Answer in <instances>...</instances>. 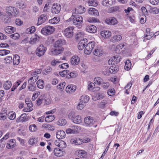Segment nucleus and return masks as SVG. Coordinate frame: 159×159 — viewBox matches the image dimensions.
<instances>
[{
	"mask_svg": "<svg viewBox=\"0 0 159 159\" xmlns=\"http://www.w3.org/2000/svg\"><path fill=\"white\" fill-rule=\"evenodd\" d=\"M86 30L89 33H94L96 31L97 28L95 25H90L86 26Z\"/></svg>",
	"mask_w": 159,
	"mask_h": 159,
	"instance_id": "4468645a",
	"label": "nucleus"
},
{
	"mask_svg": "<svg viewBox=\"0 0 159 159\" xmlns=\"http://www.w3.org/2000/svg\"><path fill=\"white\" fill-rule=\"evenodd\" d=\"M65 135V133L63 130H59L57 132L56 136L57 139H61L64 138Z\"/></svg>",
	"mask_w": 159,
	"mask_h": 159,
	"instance_id": "f3484780",
	"label": "nucleus"
},
{
	"mask_svg": "<svg viewBox=\"0 0 159 159\" xmlns=\"http://www.w3.org/2000/svg\"><path fill=\"white\" fill-rule=\"evenodd\" d=\"M122 39V37L120 35H115L111 37L110 40L113 43H116L120 41Z\"/></svg>",
	"mask_w": 159,
	"mask_h": 159,
	"instance_id": "aec40b11",
	"label": "nucleus"
},
{
	"mask_svg": "<svg viewBox=\"0 0 159 159\" xmlns=\"http://www.w3.org/2000/svg\"><path fill=\"white\" fill-rule=\"evenodd\" d=\"M46 50V47H44L43 45H41L37 48L35 52L36 55L41 57L44 54Z\"/></svg>",
	"mask_w": 159,
	"mask_h": 159,
	"instance_id": "0eeeda50",
	"label": "nucleus"
},
{
	"mask_svg": "<svg viewBox=\"0 0 159 159\" xmlns=\"http://www.w3.org/2000/svg\"><path fill=\"white\" fill-rule=\"evenodd\" d=\"M35 31V27L34 26H31L30 28H28L26 30V33L28 34H30L34 32Z\"/></svg>",
	"mask_w": 159,
	"mask_h": 159,
	"instance_id": "37998d69",
	"label": "nucleus"
},
{
	"mask_svg": "<svg viewBox=\"0 0 159 159\" xmlns=\"http://www.w3.org/2000/svg\"><path fill=\"white\" fill-rule=\"evenodd\" d=\"M29 129L31 132H33L36 130V125L34 124L30 126Z\"/></svg>",
	"mask_w": 159,
	"mask_h": 159,
	"instance_id": "13d9d810",
	"label": "nucleus"
},
{
	"mask_svg": "<svg viewBox=\"0 0 159 159\" xmlns=\"http://www.w3.org/2000/svg\"><path fill=\"white\" fill-rule=\"evenodd\" d=\"M119 70L118 68L116 66H112L110 67L109 69V72L110 73L115 74Z\"/></svg>",
	"mask_w": 159,
	"mask_h": 159,
	"instance_id": "a878e982",
	"label": "nucleus"
},
{
	"mask_svg": "<svg viewBox=\"0 0 159 159\" xmlns=\"http://www.w3.org/2000/svg\"><path fill=\"white\" fill-rule=\"evenodd\" d=\"M26 114L25 113L22 114L20 116L18 117L16 120V122H23L25 121V118L26 117Z\"/></svg>",
	"mask_w": 159,
	"mask_h": 159,
	"instance_id": "473e14b6",
	"label": "nucleus"
},
{
	"mask_svg": "<svg viewBox=\"0 0 159 159\" xmlns=\"http://www.w3.org/2000/svg\"><path fill=\"white\" fill-rule=\"evenodd\" d=\"M4 111H5L4 113L1 112L0 114V117L3 120H5L6 118V112H7V111L4 110Z\"/></svg>",
	"mask_w": 159,
	"mask_h": 159,
	"instance_id": "052dcab7",
	"label": "nucleus"
},
{
	"mask_svg": "<svg viewBox=\"0 0 159 159\" xmlns=\"http://www.w3.org/2000/svg\"><path fill=\"white\" fill-rule=\"evenodd\" d=\"M66 123V120L64 119H59L57 122V124L59 125L64 126Z\"/></svg>",
	"mask_w": 159,
	"mask_h": 159,
	"instance_id": "79ce46f5",
	"label": "nucleus"
},
{
	"mask_svg": "<svg viewBox=\"0 0 159 159\" xmlns=\"http://www.w3.org/2000/svg\"><path fill=\"white\" fill-rule=\"evenodd\" d=\"M140 33L141 35H143V36H141V38L143 39V42L145 41L146 40L150 39L152 37L151 34V35H145V33H143V31L142 30L140 32Z\"/></svg>",
	"mask_w": 159,
	"mask_h": 159,
	"instance_id": "a211bd4d",
	"label": "nucleus"
},
{
	"mask_svg": "<svg viewBox=\"0 0 159 159\" xmlns=\"http://www.w3.org/2000/svg\"><path fill=\"white\" fill-rule=\"evenodd\" d=\"M141 12H140V14H141L140 15V16H144L145 17H146V16H148V12L146 8L144 7H142L141 8Z\"/></svg>",
	"mask_w": 159,
	"mask_h": 159,
	"instance_id": "c756f323",
	"label": "nucleus"
},
{
	"mask_svg": "<svg viewBox=\"0 0 159 159\" xmlns=\"http://www.w3.org/2000/svg\"><path fill=\"white\" fill-rule=\"evenodd\" d=\"M107 102L106 100L102 101L99 104L98 106L101 108H103L105 107V105L107 104Z\"/></svg>",
	"mask_w": 159,
	"mask_h": 159,
	"instance_id": "49530a36",
	"label": "nucleus"
},
{
	"mask_svg": "<svg viewBox=\"0 0 159 159\" xmlns=\"http://www.w3.org/2000/svg\"><path fill=\"white\" fill-rule=\"evenodd\" d=\"M21 83V81L18 80L13 85L11 89H15L17 87L19 86Z\"/></svg>",
	"mask_w": 159,
	"mask_h": 159,
	"instance_id": "09e8293b",
	"label": "nucleus"
},
{
	"mask_svg": "<svg viewBox=\"0 0 159 159\" xmlns=\"http://www.w3.org/2000/svg\"><path fill=\"white\" fill-rule=\"evenodd\" d=\"M69 66V64L66 63H62L61 65H59V67L60 68L63 69H66L68 68Z\"/></svg>",
	"mask_w": 159,
	"mask_h": 159,
	"instance_id": "5fc2aeb1",
	"label": "nucleus"
},
{
	"mask_svg": "<svg viewBox=\"0 0 159 159\" xmlns=\"http://www.w3.org/2000/svg\"><path fill=\"white\" fill-rule=\"evenodd\" d=\"M15 28L11 26H7L5 30V31L6 33L10 34L13 33L15 31Z\"/></svg>",
	"mask_w": 159,
	"mask_h": 159,
	"instance_id": "c9c22d12",
	"label": "nucleus"
},
{
	"mask_svg": "<svg viewBox=\"0 0 159 159\" xmlns=\"http://www.w3.org/2000/svg\"><path fill=\"white\" fill-rule=\"evenodd\" d=\"M72 21L74 24L75 25H79L82 23L83 19L82 16L76 15V13H73L70 18L67 20V22Z\"/></svg>",
	"mask_w": 159,
	"mask_h": 159,
	"instance_id": "f03ea898",
	"label": "nucleus"
},
{
	"mask_svg": "<svg viewBox=\"0 0 159 159\" xmlns=\"http://www.w3.org/2000/svg\"><path fill=\"white\" fill-rule=\"evenodd\" d=\"M11 38L14 39H18L20 37V35L17 33H15L10 35Z\"/></svg>",
	"mask_w": 159,
	"mask_h": 159,
	"instance_id": "603ef678",
	"label": "nucleus"
},
{
	"mask_svg": "<svg viewBox=\"0 0 159 159\" xmlns=\"http://www.w3.org/2000/svg\"><path fill=\"white\" fill-rule=\"evenodd\" d=\"M71 142L72 143L76 145H80L82 144L81 139H80V138L71 139Z\"/></svg>",
	"mask_w": 159,
	"mask_h": 159,
	"instance_id": "72a5a7b5",
	"label": "nucleus"
},
{
	"mask_svg": "<svg viewBox=\"0 0 159 159\" xmlns=\"http://www.w3.org/2000/svg\"><path fill=\"white\" fill-rule=\"evenodd\" d=\"M54 155L57 157H60L63 155V152L59 148H55L53 152Z\"/></svg>",
	"mask_w": 159,
	"mask_h": 159,
	"instance_id": "cd10ccee",
	"label": "nucleus"
},
{
	"mask_svg": "<svg viewBox=\"0 0 159 159\" xmlns=\"http://www.w3.org/2000/svg\"><path fill=\"white\" fill-rule=\"evenodd\" d=\"M40 38L39 36H36V37L33 38H31L30 39V43L31 44H34L37 41H39Z\"/></svg>",
	"mask_w": 159,
	"mask_h": 159,
	"instance_id": "c03bdc74",
	"label": "nucleus"
},
{
	"mask_svg": "<svg viewBox=\"0 0 159 159\" xmlns=\"http://www.w3.org/2000/svg\"><path fill=\"white\" fill-rule=\"evenodd\" d=\"M84 122L86 126L91 127L93 125L94 127H96L97 125H94L95 122L93 118L90 116L86 117L84 119Z\"/></svg>",
	"mask_w": 159,
	"mask_h": 159,
	"instance_id": "39448f33",
	"label": "nucleus"
},
{
	"mask_svg": "<svg viewBox=\"0 0 159 159\" xmlns=\"http://www.w3.org/2000/svg\"><path fill=\"white\" fill-rule=\"evenodd\" d=\"M150 7V10H149V12L151 13L156 14L158 13L159 11L157 7H152L150 6H149Z\"/></svg>",
	"mask_w": 159,
	"mask_h": 159,
	"instance_id": "ea45409f",
	"label": "nucleus"
},
{
	"mask_svg": "<svg viewBox=\"0 0 159 159\" xmlns=\"http://www.w3.org/2000/svg\"><path fill=\"white\" fill-rule=\"evenodd\" d=\"M47 18V15L45 14H42L38 18L37 25H39L42 24L45 21Z\"/></svg>",
	"mask_w": 159,
	"mask_h": 159,
	"instance_id": "ddd939ff",
	"label": "nucleus"
},
{
	"mask_svg": "<svg viewBox=\"0 0 159 159\" xmlns=\"http://www.w3.org/2000/svg\"><path fill=\"white\" fill-rule=\"evenodd\" d=\"M66 84V83L65 82L60 84L57 86L58 88V89H64Z\"/></svg>",
	"mask_w": 159,
	"mask_h": 159,
	"instance_id": "0e129e2a",
	"label": "nucleus"
},
{
	"mask_svg": "<svg viewBox=\"0 0 159 159\" xmlns=\"http://www.w3.org/2000/svg\"><path fill=\"white\" fill-rule=\"evenodd\" d=\"M131 67V63L129 60H126L125 62V66L124 69L126 70H129Z\"/></svg>",
	"mask_w": 159,
	"mask_h": 159,
	"instance_id": "5701e85b",
	"label": "nucleus"
},
{
	"mask_svg": "<svg viewBox=\"0 0 159 159\" xmlns=\"http://www.w3.org/2000/svg\"><path fill=\"white\" fill-rule=\"evenodd\" d=\"M95 44V42L92 41L90 42L87 44L86 43L84 49V53L86 54H90L94 48Z\"/></svg>",
	"mask_w": 159,
	"mask_h": 159,
	"instance_id": "423d86ee",
	"label": "nucleus"
},
{
	"mask_svg": "<svg viewBox=\"0 0 159 159\" xmlns=\"http://www.w3.org/2000/svg\"><path fill=\"white\" fill-rule=\"evenodd\" d=\"M55 116L54 115H51L47 116L45 118V121L49 122L52 121L55 119Z\"/></svg>",
	"mask_w": 159,
	"mask_h": 159,
	"instance_id": "2f4dec72",
	"label": "nucleus"
},
{
	"mask_svg": "<svg viewBox=\"0 0 159 159\" xmlns=\"http://www.w3.org/2000/svg\"><path fill=\"white\" fill-rule=\"evenodd\" d=\"M82 118L81 116L77 115L75 116L72 121L75 124H80L82 122Z\"/></svg>",
	"mask_w": 159,
	"mask_h": 159,
	"instance_id": "c85d7f7f",
	"label": "nucleus"
},
{
	"mask_svg": "<svg viewBox=\"0 0 159 159\" xmlns=\"http://www.w3.org/2000/svg\"><path fill=\"white\" fill-rule=\"evenodd\" d=\"M94 82L95 84L98 85H101L102 84L103 81L102 79L100 77H96L94 79Z\"/></svg>",
	"mask_w": 159,
	"mask_h": 159,
	"instance_id": "e433bc0d",
	"label": "nucleus"
},
{
	"mask_svg": "<svg viewBox=\"0 0 159 159\" xmlns=\"http://www.w3.org/2000/svg\"><path fill=\"white\" fill-rule=\"evenodd\" d=\"M75 116V113L74 112H71L69 114L68 117L70 119H71L72 121Z\"/></svg>",
	"mask_w": 159,
	"mask_h": 159,
	"instance_id": "774afa93",
	"label": "nucleus"
},
{
	"mask_svg": "<svg viewBox=\"0 0 159 159\" xmlns=\"http://www.w3.org/2000/svg\"><path fill=\"white\" fill-rule=\"evenodd\" d=\"M104 96V94L103 93H100L98 91H96L94 93V96L93 97V100L96 101L101 100L103 99Z\"/></svg>",
	"mask_w": 159,
	"mask_h": 159,
	"instance_id": "9b49d317",
	"label": "nucleus"
},
{
	"mask_svg": "<svg viewBox=\"0 0 159 159\" xmlns=\"http://www.w3.org/2000/svg\"><path fill=\"white\" fill-rule=\"evenodd\" d=\"M76 86L72 84L69 85L66 87V89H76Z\"/></svg>",
	"mask_w": 159,
	"mask_h": 159,
	"instance_id": "4d7b16f0",
	"label": "nucleus"
},
{
	"mask_svg": "<svg viewBox=\"0 0 159 159\" xmlns=\"http://www.w3.org/2000/svg\"><path fill=\"white\" fill-rule=\"evenodd\" d=\"M77 74L75 72H71L70 73L68 74L66 76V77L68 79L71 78H75L76 77Z\"/></svg>",
	"mask_w": 159,
	"mask_h": 159,
	"instance_id": "de8ad7c7",
	"label": "nucleus"
},
{
	"mask_svg": "<svg viewBox=\"0 0 159 159\" xmlns=\"http://www.w3.org/2000/svg\"><path fill=\"white\" fill-rule=\"evenodd\" d=\"M10 51L3 49L0 50V55L3 56L6 55L10 53Z\"/></svg>",
	"mask_w": 159,
	"mask_h": 159,
	"instance_id": "8fccbe9b",
	"label": "nucleus"
},
{
	"mask_svg": "<svg viewBox=\"0 0 159 159\" xmlns=\"http://www.w3.org/2000/svg\"><path fill=\"white\" fill-rule=\"evenodd\" d=\"M16 140L15 139H10L8 141V143L14 147L15 145Z\"/></svg>",
	"mask_w": 159,
	"mask_h": 159,
	"instance_id": "e2e57ef3",
	"label": "nucleus"
},
{
	"mask_svg": "<svg viewBox=\"0 0 159 159\" xmlns=\"http://www.w3.org/2000/svg\"><path fill=\"white\" fill-rule=\"evenodd\" d=\"M5 13L4 16L7 18H5V20L6 23H9L11 21V17L16 16L19 14V11L15 7L9 6L6 8Z\"/></svg>",
	"mask_w": 159,
	"mask_h": 159,
	"instance_id": "f257e3e1",
	"label": "nucleus"
},
{
	"mask_svg": "<svg viewBox=\"0 0 159 159\" xmlns=\"http://www.w3.org/2000/svg\"><path fill=\"white\" fill-rule=\"evenodd\" d=\"M88 42L87 39H86L81 40L79 43L78 48L80 50H82L85 47V44Z\"/></svg>",
	"mask_w": 159,
	"mask_h": 159,
	"instance_id": "f8f14e48",
	"label": "nucleus"
},
{
	"mask_svg": "<svg viewBox=\"0 0 159 159\" xmlns=\"http://www.w3.org/2000/svg\"><path fill=\"white\" fill-rule=\"evenodd\" d=\"M66 144L65 142L62 140H60L59 147L61 148H64L66 147Z\"/></svg>",
	"mask_w": 159,
	"mask_h": 159,
	"instance_id": "864d4df0",
	"label": "nucleus"
},
{
	"mask_svg": "<svg viewBox=\"0 0 159 159\" xmlns=\"http://www.w3.org/2000/svg\"><path fill=\"white\" fill-rule=\"evenodd\" d=\"M63 41L61 39L58 40L55 43L54 45V48H63L61 47L63 44Z\"/></svg>",
	"mask_w": 159,
	"mask_h": 159,
	"instance_id": "393cba45",
	"label": "nucleus"
},
{
	"mask_svg": "<svg viewBox=\"0 0 159 159\" xmlns=\"http://www.w3.org/2000/svg\"><path fill=\"white\" fill-rule=\"evenodd\" d=\"M73 27H70L66 28L64 31L65 36L69 38L71 37L73 35Z\"/></svg>",
	"mask_w": 159,
	"mask_h": 159,
	"instance_id": "6e6552de",
	"label": "nucleus"
},
{
	"mask_svg": "<svg viewBox=\"0 0 159 159\" xmlns=\"http://www.w3.org/2000/svg\"><path fill=\"white\" fill-rule=\"evenodd\" d=\"M89 13L91 15L98 16L99 14L98 11L96 9L93 8H90L88 11Z\"/></svg>",
	"mask_w": 159,
	"mask_h": 159,
	"instance_id": "412c9836",
	"label": "nucleus"
},
{
	"mask_svg": "<svg viewBox=\"0 0 159 159\" xmlns=\"http://www.w3.org/2000/svg\"><path fill=\"white\" fill-rule=\"evenodd\" d=\"M105 22L109 25H115L117 23V20L114 17H109L107 18L105 20Z\"/></svg>",
	"mask_w": 159,
	"mask_h": 159,
	"instance_id": "9d476101",
	"label": "nucleus"
},
{
	"mask_svg": "<svg viewBox=\"0 0 159 159\" xmlns=\"http://www.w3.org/2000/svg\"><path fill=\"white\" fill-rule=\"evenodd\" d=\"M119 9V7L118 6H115L111 8V12H114L117 11Z\"/></svg>",
	"mask_w": 159,
	"mask_h": 159,
	"instance_id": "69168bd1",
	"label": "nucleus"
},
{
	"mask_svg": "<svg viewBox=\"0 0 159 159\" xmlns=\"http://www.w3.org/2000/svg\"><path fill=\"white\" fill-rule=\"evenodd\" d=\"M37 140L35 138L30 139L29 141V143L30 145H34L36 143Z\"/></svg>",
	"mask_w": 159,
	"mask_h": 159,
	"instance_id": "6e6d98bb",
	"label": "nucleus"
},
{
	"mask_svg": "<svg viewBox=\"0 0 159 159\" xmlns=\"http://www.w3.org/2000/svg\"><path fill=\"white\" fill-rule=\"evenodd\" d=\"M55 30L54 28L51 26L46 25L41 30V33L43 34L47 35L52 34Z\"/></svg>",
	"mask_w": 159,
	"mask_h": 159,
	"instance_id": "7ed1b4c3",
	"label": "nucleus"
},
{
	"mask_svg": "<svg viewBox=\"0 0 159 159\" xmlns=\"http://www.w3.org/2000/svg\"><path fill=\"white\" fill-rule=\"evenodd\" d=\"M89 98V96L87 95L82 96L80 97V102L77 106L78 109H82L84 106L85 103L88 102Z\"/></svg>",
	"mask_w": 159,
	"mask_h": 159,
	"instance_id": "20e7f679",
	"label": "nucleus"
},
{
	"mask_svg": "<svg viewBox=\"0 0 159 159\" xmlns=\"http://www.w3.org/2000/svg\"><path fill=\"white\" fill-rule=\"evenodd\" d=\"M88 3L89 6L96 7L98 5L97 1L96 0H89Z\"/></svg>",
	"mask_w": 159,
	"mask_h": 159,
	"instance_id": "58836bf2",
	"label": "nucleus"
},
{
	"mask_svg": "<svg viewBox=\"0 0 159 159\" xmlns=\"http://www.w3.org/2000/svg\"><path fill=\"white\" fill-rule=\"evenodd\" d=\"M97 20L94 17H90L88 20V21L90 23H95L98 22L97 20Z\"/></svg>",
	"mask_w": 159,
	"mask_h": 159,
	"instance_id": "338daca9",
	"label": "nucleus"
},
{
	"mask_svg": "<svg viewBox=\"0 0 159 159\" xmlns=\"http://www.w3.org/2000/svg\"><path fill=\"white\" fill-rule=\"evenodd\" d=\"M88 89H89L90 88L94 89V88L95 84L94 83L90 81H89L88 82Z\"/></svg>",
	"mask_w": 159,
	"mask_h": 159,
	"instance_id": "680f3d73",
	"label": "nucleus"
},
{
	"mask_svg": "<svg viewBox=\"0 0 159 159\" xmlns=\"http://www.w3.org/2000/svg\"><path fill=\"white\" fill-rule=\"evenodd\" d=\"M66 132L67 134H75L77 131L75 129L68 128L66 130Z\"/></svg>",
	"mask_w": 159,
	"mask_h": 159,
	"instance_id": "a18cd8bd",
	"label": "nucleus"
},
{
	"mask_svg": "<svg viewBox=\"0 0 159 159\" xmlns=\"http://www.w3.org/2000/svg\"><path fill=\"white\" fill-rule=\"evenodd\" d=\"M16 24L17 25H23V21L19 18H17L16 20Z\"/></svg>",
	"mask_w": 159,
	"mask_h": 159,
	"instance_id": "bf43d9fd",
	"label": "nucleus"
},
{
	"mask_svg": "<svg viewBox=\"0 0 159 159\" xmlns=\"http://www.w3.org/2000/svg\"><path fill=\"white\" fill-rule=\"evenodd\" d=\"M61 9V6L59 4L54 3L52 6L51 11L53 13L57 14L59 12Z\"/></svg>",
	"mask_w": 159,
	"mask_h": 159,
	"instance_id": "1a4fd4ad",
	"label": "nucleus"
},
{
	"mask_svg": "<svg viewBox=\"0 0 159 159\" xmlns=\"http://www.w3.org/2000/svg\"><path fill=\"white\" fill-rule=\"evenodd\" d=\"M85 11V8L81 6H79L75 9V13L76 14H82L84 13Z\"/></svg>",
	"mask_w": 159,
	"mask_h": 159,
	"instance_id": "6ab92c4d",
	"label": "nucleus"
},
{
	"mask_svg": "<svg viewBox=\"0 0 159 159\" xmlns=\"http://www.w3.org/2000/svg\"><path fill=\"white\" fill-rule=\"evenodd\" d=\"M20 62V57L17 54L15 55L13 59V64L14 65H18Z\"/></svg>",
	"mask_w": 159,
	"mask_h": 159,
	"instance_id": "b1692460",
	"label": "nucleus"
},
{
	"mask_svg": "<svg viewBox=\"0 0 159 159\" xmlns=\"http://www.w3.org/2000/svg\"><path fill=\"white\" fill-rule=\"evenodd\" d=\"M54 50L52 51V53L54 55H57L62 52L63 51V48H54Z\"/></svg>",
	"mask_w": 159,
	"mask_h": 159,
	"instance_id": "bb28decb",
	"label": "nucleus"
},
{
	"mask_svg": "<svg viewBox=\"0 0 159 159\" xmlns=\"http://www.w3.org/2000/svg\"><path fill=\"white\" fill-rule=\"evenodd\" d=\"M49 23L53 24H55L57 23L58 22L57 20V17H54L53 19L49 20Z\"/></svg>",
	"mask_w": 159,
	"mask_h": 159,
	"instance_id": "3c124183",
	"label": "nucleus"
},
{
	"mask_svg": "<svg viewBox=\"0 0 159 159\" xmlns=\"http://www.w3.org/2000/svg\"><path fill=\"white\" fill-rule=\"evenodd\" d=\"M11 85V83L10 81H7L3 84V87L5 89H9Z\"/></svg>",
	"mask_w": 159,
	"mask_h": 159,
	"instance_id": "f704fd0d",
	"label": "nucleus"
},
{
	"mask_svg": "<svg viewBox=\"0 0 159 159\" xmlns=\"http://www.w3.org/2000/svg\"><path fill=\"white\" fill-rule=\"evenodd\" d=\"M80 61V58L76 56H72L70 59V62L72 65H77Z\"/></svg>",
	"mask_w": 159,
	"mask_h": 159,
	"instance_id": "2eb2a0df",
	"label": "nucleus"
},
{
	"mask_svg": "<svg viewBox=\"0 0 159 159\" xmlns=\"http://www.w3.org/2000/svg\"><path fill=\"white\" fill-rule=\"evenodd\" d=\"M113 0H104L102 2V4L105 6H110L113 4Z\"/></svg>",
	"mask_w": 159,
	"mask_h": 159,
	"instance_id": "7c9ffc66",
	"label": "nucleus"
},
{
	"mask_svg": "<svg viewBox=\"0 0 159 159\" xmlns=\"http://www.w3.org/2000/svg\"><path fill=\"white\" fill-rule=\"evenodd\" d=\"M93 54L97 56H100L103 53V49L101 47H98L93 52Z\"/></svg>",
	"mask_w": 159,
	"mask_h": 159,
	"instance_id": "dca6fc26",
	"label": "nucleus"
},
{
	"mask_svg": "<svg viewBox=\"0 0 159 159\" xmlns=\"http://www.w3.org/2000/svg\"><path fill=\"white\" fill-rule=\"evenodd\" d=\"M101 35L104 38L110 37L111 35V32L109 31L103 30L101 32Z\"/></svg>",
	"mask_w": 159,
	"mask_h": 159,
	"instance_id": "4be33fe9",
	"label": "nucleus"
},
{
	"mask_svg": "<svg viewBox=\"0 0 159 159\" xmlns=\"http://www.w3.org/2000/svg\"><path fill=\"white\" fill-rule=\"evenodd\" d=\"M7 116L10 120H14L16 117V113L13 111L8 113Z\"/></svg>",
	"mask_w": 159,
	"mask_h": 159,
	"instance_id": "a19ab883",
	"label": "nucleus"
},
{
	"mask_svg": "<svg viewBox=\"0 0 159 159\" xmlns=\"http://www.w3.org/2000/svg\"><path fill=\"white\" fill-rule=\"evenodd\" d=\"M36 84L38 87L40 89H42L44 87V81L43 80H39Z\"/></svg>",
	"mask_w": 159,
	"mask_h": 159,
	"instance_id": "4c0bfd02",
	"label": "nucleus"
}]
</instances>
